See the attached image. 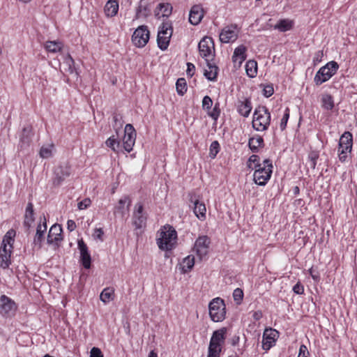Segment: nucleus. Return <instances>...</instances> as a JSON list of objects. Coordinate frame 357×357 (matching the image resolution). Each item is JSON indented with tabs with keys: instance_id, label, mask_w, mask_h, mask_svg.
Returning <instances> with one entry per match:
<instances>
[{
	"instance_id": "72a5a7b5",
	"label": "nucleus",
	"mask_w": 357,
	"mask_h": 357,
	"mask_svg": "<svg viewBox=\"0 0 357 357\" xmlns=\"http://www.w3.org/2000/svg\"><path fill=\"white\" fill-rule=\"evenodd\" d=\"M195 264V257L192 255H188L183 260L182 270L183 273L190 271Z\"/></svg>"
},
{
	"instance_id": "3c124183",
	"label": "nucleus",
	"mask_w": 357,
	"mask_h": 357,
	"mask_svg": "<svg viewBox=\"0 0 357 357\" xmlns=\"http://www.w3.org/2000/svg\"><path fill=\"white\" fill-rule=\"evenodd\" d=\"M220 109L219 108V105L215 104L212 111L208 110V114L215 121L217 120L220 116Z\"/></svg>"
},
{
	"instance_id": "49530a36",
	"label": "nucleus",
	"mask_w": 357,
	"mask_h": 357,
	"mask_svg": "<svg viewBox=\"0 0 357 357\" xmlns=\"http://www.w3.org/2000/svg\"><path fill=\"white\" fill-rule=\"evenodd\" d=\"M233 298L237 305L241 303L243 298V291L240 288H236L233 292Z\"/></svg>"
},
{
	"instance_id": "69168bd1",
	"label": "nucleus",
	"mask_w": 357,
	"mask_h": 357,
	"mask_svg": "<svg viewBox=\"0 0 357 357\" xmlns=\"http://www.w3.org/2000/svg\"><path fill=\"white\" fill-rule=\"evenodd\" d=\"M338 153L339 160L341 162H344L347 158V153H344V151L340 150H338Z\"/></svg>"
},
{
	"instance_id": "4d7b16f0",
	"label": "nucleus",
	"mask_w": 357,
	"mask_h": 357,
	"mask_svg": "<svg viewBox=\"0 0 357 357\" xmlns=\"http://www.w3.org/2000/svg\"><path fill=\"white\" fill-rule=\"evenodd\" d=\"M90 357H103L102 351L97 347H93L91 350Z\"/></svg>"
},
{
	"instance_id": "e433bc0d",
	"label": "nucleus",
	"mask_w": 357,
	"mask_h": 357,
	"mask_svg": "<svg viewBox=\"0 0 357 357\" xmlns=\"http://www.w3.org/2000/svg\"><path fill=\"white\" fill-rule=\"evenodd\" d=\"M15 236V231L13 229L9 230L5 235L1 245H3V243L7 245L8 248L13 246V243H14V237Z\"/></svg>"
},
{
	"instance_id": "774afa93",
	"label": "nucleus",
	"mask_w": 357,
	"mask_h": 357,
	"mask_svg": "<svg viewBox=\"0 0 357 357\" xmlns=\"http://www.w3.org/2000/svg\"><path fill=\"white\" fill-rule=\"evenodd\" d=\"M239 342V337L237 336V335H234L231 339V344L232 346H236Z\"/></svg>"
},
{
	"instance_id": "58836bf2",
	"label": "nucleus",
	"mask_w": 357,
	"mask_h": 357,
	"mask_svg": "<svg viewBox=\"0 0 357 357\" xmlns=\"http://www.w3.org/2000/svg\"><path fill=\"white\" fill-rule=\"evenodd\" d=\"M176 91L179 95L183 96L187 91V84L184 78H179L176 83Z\"/></svg>"
},
{
	"instance_id": "7ed1b4c3",
	"label": "nucleus",
	"mask_w": 357,
	"mask_h": 357,
	"mask_svg": "<svg viewBox=\"0 0 357 357\" xmlns=\"http://www.w3.org/2000/svg\"><path fill=\"white\" fill-rule=\"evenodd\" d=\"M254 181L259 185H265L270 179L273 172L272 162L269 159L264 160L263 165L254 166Z\"/></svg>"
},
{
	"instance_id": "4468645a",
	"label": "nucleus",
	"mask_w": 357,
	"mask_h": 357,
	"mask_svg": "<svg viewBox=\"0 0 357 357\" xmlns=\"http://www.w3.org/2000/svg\"><path fill=\"white\" fill-rule=\"evenodd\" d=\"M238 38V30L236 24L226 26L222 29L220 33V40L222 43H227L235 41Z\"/></svg>"
},
{
	"instance_id": "13d9d810",
	"label": "nucleus",
	"mask_w": 357,
	"mask_h": 357,
	"mask_svg": "<svg viewBox=\"0 0 357 357\" xmlns=\"http://www.w3.org/2000/svg\"><path fill=\"white\" fill-rule=\"evenodd\" d=\"M293 291L296 294H303L304 292L303 286L299 283H297L294 286Z\"/></svg>"
},
{
	"instance_id": "e2e57ef3",
	"label": "nucleus",
	"mask_w": 357,
	"mask_h": 357,
	"mask_svg": "<svg viewBox=\"0 0 357 357\" xmlns=\"http://www.w3.org/2000/svg\"><path fill=\"white\" fill-rule=\"evenodd\" d=\"M104 234L103 230L101 228H97L95 229V236L97 238L102 241V235Z\"/></svg>"
},
{
	"instance_id": "0e129e2a",
	"label": "nucleus",
	"mask_w": 357,
	"mask_h": 357,
	"mask_svg": "<svg viewBox=\"0 0 357 357\" xmlns=\"http://www.w3.org/2000/svg\"><path fill=\"white\" fill-rule=\"evenodd\" d=\"M67 227H68V229L70 231H73V230H75V228H76V224H75V222L73 220H68V222H67Z\"/></svg>"
},
{
	"instance_id": "dca6fc26",
	"label": "nucleus",
	"mask_w": 357,
	"mask_h": 357,
	"mask_svg": "<svg viewBox=\"0 0 357 357\" xmlns=\"http://www.w3.org/2000/svg\"><path fill=\"white\" fill-rule=\"evenodd\" d=\"M278 337V332L273 328L265 329L263 334L262 348L268 351L274 344Z\"/></svg>"
},
{
	"instance_id": "423d86ee",
	"label": "nucleus",
	"mask_w": 357,
	"mask_h": 357,
	"mask_svg": "<svg viewBox=\"0 0 357 357\" xmlns=\"http://www.w3.org/2000/svg\"><path fill=\"white\" fill-rule=\"evenodd\" d=\"M172 33V22L169 21L163 22L159 27L157 43L158 47L161 50H165L167 49Z\"/></svg>"
},
{
	"instance_id": "8fccbe9b",
	"label": "nucleus",
	"mask_w": 357,
	"mask_h": 357,
	"mask_svg": "<svg viewBox=\"0 0 357 357\" xmlns=\"http://www.w3.org/2000/svg\"><path fill=\"white\" fill-rule=\"evenodd\" d=\"M213 105V100L212 99L208 96H206L204 97L202 100V108L205 110H210L211 107Z\"/></svg>"
},
{
	"instance_id": "f704fd0d",
	"label": "nucleus",
	"mask_w": 357,
	"mask_h": 357,
	"mask_svg": "<svg viewBox=\"0 0 357 357\" xmlns=\"http://www.w3.org/2000/svg\"><path fill=\"white\" fill-rule=\"evenodd\" d=\"M322 107L327 110H332L334 107L333 97L329 94H324L321 98Z\"/></svg>"
},
{
	"instance_id": "ea45409f",
	"label": "nucleus",
	"mask_w": 357,
	"mask_h": 357,
	"mask_svg": "<svg viewBox=\"0 0 357 357\" xmlns=\"http://www.w3.org/2000/svg\"><path fill=\"white\" fill-rule=\"evenodd\" d=\"M54 148L53 144L48 145L47 146H42L40 148L39 154L42 158H49L52 155V149Z\"/></svg>"
},
{
	"instance_id": "393cba45",
	"label": "nucleus",
	"mask_w": 357,
	"mask_h": 357,
	"mask_svg": "<svg viewBox=\"0 0 357 357\" xmlns=\"http://www.w3.org/2000/svg\"><path fill=\"white\" fill-rule=\"evenodd\" d=\"M252 103L250 99L246 98L244 101H239L237 105L238 112L244 117H248L252 110Z\"/></svg>"
},
{
	"instance_id": "052dcab7",
	"label": "nucleus",
	"mask_w": 357,
	"mask_h": 357,
	"mask_svg": "<svg viewBox=\"0 0 357 357\" xmlns=\"http://www.w3.org/2000/svg\"><path fill=\"white\" fill-rule=\"evenodd\" d=\"M187 70H186V73L188 75L192 77L194 74V71L195 70V66L191 63H187Z\"/></svg>"
},
{
	"instance_id": "f8f14e48",
	"label": "nucleus",
	"mask_w": 357,
	"mask_h": 357,
	"mask_svg": "<svg viewBox=\"0 0 357 357\" xmlns=\"http://www.w3.org/2000/svg\"><path fill=\"white\" fill-rule=\"evenodd\" d=\"M124 132L123 139V148L128 153H130L135 143L136 131L132 125L128 123L125 127Z\"/></svg>"
},
{
	"instance_id": "b1692460",
	"label": "nucleus",
	"mask_w": 357,
	"mask_h": 357,
	"mask_svg": "<svg viewBox=\"0 0 357 357\" xmlns=\"http://www.w3.org/2000/svg\"><path fill=\"white\" fill-rule=\"evenodd\" d=\"M118 0H108L104 7V12L107 17H112L116 15L119 10Z\"/></svg>"
},
{
	"instance_id": "6ab92c4d",
	"label": "nucleus",
	"mask_w": 357,
	"mask_h": 357,
	"mask_svg": "<svg viewBox=\"0 0 357 357\" xmlns=\"http://www.w3.org/2000/svg\"><path fill=\"white\" fill-rule=\"evenodd\" d=\"M78 248L80 251V261L85 268H89L91 263V255L88 248L82 239L78 241Z\"/></svg>"
},
{
	"instance_id": "0eeeda50",
	"label": "nucleus",
	"mask_w": 357,
	"mask_h": 357,
	"mask_svg": "<svg viewBox=\"0 0 357 357\" xmlns=\"http://www.w3.org/2000/svg\"><path fill=\"white\" fill-rule=\"evenodd\" d=\"M339 66L337 62L332 61L328 62L326 66L321 67L314 77V82L317 85L328 81L338 70Z\"/></svg>"
},
{
	"instance_id": "4be33fe9",
	"label": "nucleus",
	"mask_w": 357,
	"mask_h": 357,
	"mask_svg": "<svg viewBox=\"0 0 357 357\" xmlns=\"http://www.w3.org/2000/svg\"><path fill=\"white\" fill-rule=\"evenodd\" d=\"M32 136L33 133L31 126H28L22 129L20 140V146L21 149H24L26 147L29 146V144L31 142Z\"/></svg>"
},
{
	"instance_id": "864d4df0",
	"label": "nucleus",
	"mask_w": 357,
	"mask_h": 357,
	"mask_svg": "<svg viewBox=\"0 0 357 357\" xmlns=\"http://www.w3.org/2000/svg\"><path fill=\"white\" fill-rule=\"evenodd\" d=\"M274 89L272 85H266L263 89V94L266 98L271 96L273 94Z\"/></svg>"
},
{
	"instance_id": "a19ab883",
	"label": "nucleus",
	"mask_w": 357,
	"mask_h": 357,
	"mask_svg": "<svg viewBox=\"0 0 357 357\" xmlns=\"http://www.w3.org/2000/svg\"><path fill=\"white\" fill-rule=\"evenodd\" d=\"M319 157L318 151H312L308 154L309 165L312 169H314L317 165V161Z\"/></svg>"
},
{
	"instance_id": "9d476101",
	"label": "nucleus",
	"mask_w": 357,
	"mask_h": 357,
	"mask_svg": "<svg viewBox=\"0 0 357 357\" xmlns=\"http://www.w3.org/2000/svg\"><path fill=\"white\" fill-rule=\"evenodd\" d=\"M198 49L200 56L208 62L210 57L214 56L215 47L213 38L204 36L198 44Z\"/></svg>"
},
{
	"instance_id": "c85d7f7f",
	"label": "nucleus",
	"mask_w": 357,
	"mask_h": 357,
	"mask_svg": "<svg viewBox=\"0 0 357 357\" xmlns=\"http://www.w3.org/2000/svg\"><path fill=\"white\" fill-rule=\"evenodd\" d=\"M206 63L208 69L204 70V76L210 81H215L217 77L218 68L215 65L209 63V61Z\"/></svg>"
},
{
	"instance_id": "680f3d73",
	"label": "nucleus",
	"mask_w": 357,
	"mask_h": 357,
	"mask_svg": "<svg viewBox=\"0 0 357 357\" xmlns=\"http://www.w3.org/2000/svg\"><path fill=\"white\" fill-rule=\"evenodd\" d=\"M127 201L128 202V206H130L131 201L129 199L128 197H125L124 198L121 199L119 201V208H122Z\"/></svg>"
},
{
	"instance_id": "aec40b11",
	"label": "nucleus",
	"mask_w": 357,
	"mask_h": 357,
	"mask_svg": "<svg viewBox=\"0 0 357 357\" xmlns=\"http://www.w3.org/2000/svg\"><path fill=\"white\" fill-rule=\"evenodd\" d=\"M62 228L59 225L55 224L52 225L47 235V243L48 244H57L58 242L62 241Z\"/></svg>"
},
{
	"instance_id": "c9c22d12",
	"label": "nucleus",
	"mask_w": 357,
	"mask_h": 357,
	"mask_svg": "<svg viewBox=\"0 0 357 357\" xmlns=\"http://www.w3.org/2000/svg\"><path fill=\"white\" fill-rule=\"evenodd\" d=\"M45 47L48 52L56 53L61 50L62 45L61 43L56 41H47Z\"/></svg>"
},
{
	"instance_id": "6e6552de",
	"label": "nucleus",
	"mask_w": 357,
	"mask_h": 357,
	"mask_svg": "<svg viewBox=\"0 0 357 357\" xmlns=\"http://www.w3.org/2000/svg\"><path fill=\"white\" fill-rule=\"evenodd\" d=\"M190 207H192L196 217L200 220L206 219V208L204 203L199 200V196L194 192L188 194Z\"/></svg>"
},
{
	"instance_id": "a211bd4d",
	"label": "nucleus",
	"mask_w": 357,
	"mask_h": 357,
	"mask_svg": "<svg viewBox=\"0 0 357 357\" xmlns=\"http://www.w3.org/2000/svg\"><path fill=\"white\" fill-rule=\"evenodd\" d=\"M133 224L137 229L142 228L146 223V216L144 213V207L141 203H137L135 205V211L133 214Z\"/></svg>"
},
{
	"instance_id": "ddd939ff",
	"label": "nucleus",
	"mask_w": 357,
	"mask_h": 357,
	"mask_svg": "<svg viewBox=\"0 0 357 357\" xmlns=\"http://www.w3.org/2000/svg\"><path fill=\"white\" fill-rule=\"evenodd\" d=\"M70 175V167L68 165H59L54 169L52 184L54 187L61 185L63 181Z\"/></svg>"
},
{
	"instance_id": "20e7f679",
	"label": "nucleus",
	"mask_w": 357,
	"mask_h": 357,
	"mask_svg": "<svg viewBox=\"0 0 357 357\" xmlns=\"http://www.w3.org/2000/svg\"><path fill=\"white\" fill-rule=\"evenodd\" d=\"M165 229L166 231H161L157 243L160 250H171L176 243L177 234L172 227L169 226L167 229L166 227Z\"/></svg>"
},
{
	"instance_id": "a878e982",
	"label": "nucleus",
	"mask_w": 357,
	"mask_h": 357,
	"mask_svg": "<svg viewBox=\"0 0 357 357\" xmlns=\"http://www.w3.org/2000/svg\"><path fill=\"white\" fill-rule=\"evenodd\" d=\"M172 6L169 3H160L155 10V15L158 18L160 17H168L171 15Z\"/></svg>"
},
{
	"instance_id": "c03bdc74",
	"label": "nucleus",
	"mask_w": 357,
	"mask_h": 357,
	"mask_svg": "<svg viewBox=\"0 0 357 357\" xmlns=\"http://www.w3.org/2000/svg\"><path fill=\"white\" fill-rule=\"evenodd\" d=\"M34 213L25 212L24 214V226L29 229L31 227L32 222L34 221Z\"/></svg>"
},
{
	"instance_id": "338daca9",
	"label": "nucleus",
	"mask_w": 357,
	"mask_h": 357,
	"mask_svg": "<svg viewBox=\"0 0 357 357\" xmlns=\"http://www.w3.org/2000/svg\"><path fill=\"white\" fill-rule=\"evenodd\" d=\"M263 314L261 311L258 310L253 313V319L256 321L259 320L262 317Z\"/></svg>"
},
{
	"instance_id": "f03ea898",
	"label": "nucleus",
	"mask_w": 357,
	"mask_h": 357,
	"mask_svg": "<svg viewBox=\"0 0 357 357\" xmlns=\"http://www.w3.org/2000/svg\"><path fill=\"white\" fill-rule=\"evenodd\" d=\"M227 328L222 327L213 331L210 340L207 357H220L222 347L226 339Z\"/></svg>"
},
{
	"instance_id": "f3484780",
	"label": "nucleus",
	"mask_w": 357,
	"mask_h": 357,
	"mask_svg": "<svg viewBox=\"0 0 357 357\" xmlns=\"http://www.w3.org/2000/svg\"><path fill=\"white\" fill-rule=\"evenodd\" d=\"M13 246L7 247V245L3 243L0 248V267L6 269L8 268L11 264L10 256L12 253Z\"/></svg>"
},
{
	"instance_id": "5fc2aeb1",
	"label": "nucleus",
	"mask_w": 357,
	"mask_h": 357,
	"mask_svg": "<svg viewBox=\"0 0 357 357\" xmlns=\"http://www.w3.org/2000/svg\"><path fill=\"white\" fill-rule=\"evenodd\" d=\"M91 199L89 198L84 199V200L79 202L77 204L78 208L79 210H83L86 208L91 204Z\"/></svg>"
},
{
	"instance_id": "cd10ccee",
	"label": "nucleus",
	"mask_w": 357,
	"mask_h": 357,
	"mask_svg": "<svg viewBox=\"0 0 357 357\" xmlns=\"http://www.w3.org/2000/svg\"><path fill=\"white\" fill-rule=\"evenodd\" d=\"M246 47L241 45L237 47L234 52V54L232 56V59L234 62H236L238 61L239 63H242L246 59Z\"/></svg>"
},
{
	"instance_id": "7c9ffc66",
	"label": "nucleus",
	"mask_w": 357,
	"mask_h": 357,
	"mask_svg": "<svg viewBox=\"0 0 357 357\" xmlns=\"http://www.w3.org/2000/svg\"><path fill=\"white\" fill-rule=\"evenodd\" d=\"M150 10L149 6L144 3V0H140L136 10L135 18L138 19L141 16L146 17L149 15Z\"/></svg>"
},
{
	"instance_id": "09e8293b",
	"label": "nucleus",
	"mask_w": 357,
	"mask_h": 357,
	"mask_svg": "<svg viewBox=\"0 0 357 357\" xmlns=\"http://www.w3.org/2000/svg\"><path fill=\"white\" fill-rule=\"evenodd\" d=\"M289 118V109L288 107H287L284 111L283 117L281 119V122H280V129L282 130H284L286 128Z\"/></svg>"
},
{
	"instance_id": "a18cd8bd",
	"label": "nucleus",
	"mask_w": 357,
	"mask_h": 357,
	"mask_svg": "<svg viewBox=\"0 0 357 357\" xmlns=\"http://www.w3.org/2000/svg\"><path fill=\"white\" fill-rule=\"evenodd\" d=\"M220 151V144L218 141H213L210 146L209 155L211 158H215Z\"/></svg>"
},
{
	"instance_id": "79ce46f5",
	"label": "nucleus",
	"mask_w": 357,
	"mask_h": 357,
	"mask_svg": "<svg viewBox=\"0 0 357 357\" xmlns=\"http://www.w3.org/2000/svg\"><path fill=\"white\" fill-rule=\"evenodd\" d=\"M105 144L107 146L112 149V150L114 152L117 151V148H119L120 146V142L115 138L114 135L109 137L105 142Z\"/></svg>"
},
{
	"instance_id": "1a4fd4ad",
	"label": "nucleus",
	"mask_w": 357,
	"mask_h": 357,
	"mask_svg": "<svg viewBox=\"0 0 357 357\" xmlns=\"http://www.w3.org/2000/svg\"><path fill=\"white\" fill-rule=\"evenodd\" d=\"M17 305L13 300L6 295L0 297V314L5 318H11L15 316Z\"/></svg>"
},
{
	"instance_id": "9b49d317",
	"label": "nucleus",
	"mask_w": 357,
	"mask_h": 357,
	"mask_svg": "<svg viewBox=\"0 0 357 357\" xmlns=\"http://www.w3.org/2000/svg\"><path fill=\"white\" fill-rule=\"evenodd\" d=\"M150 33L145 25L139 26L135 29L132 36V41L136 47H144L149 40Z\"/></svg>"
},
{
	"instance_id": "6e6d98bb",
	"label": "nucleus",
	"mask_w": 357,
	"mask_h": 357,
	"mask_svg": "<svg viewBox=\"0 0 357 357\" xmlns=\"http://www.w3.org/2000/svg\"><path fill=\"white\" fill-rule=\"evenodd\" d=\"M308 354H309V352H308L307 347L305 345H304V344H302L300 347L299 353H298V357H308L307 356Z\"/></svg>"
},
{
	"instance_id": "473e14b6",
	"label": "nucleus",
	"mask_w": 357,
	"mask_h": 357,
	"mask_svg": "<svg viewBox=\"0 0 357 357\" xmlns=\"http://www.w3.org/2000/svg\"><path fill=\"white\" fill-rule=\"evenodd\" d=\"M245 70L250 77H255L257 73V63L254 60H249L245 64Z\"/></svg>"
},
{
	"instance_id": "2eb2a0df",
	"label": "nucleus",
	"mask_w": 357,
	"mask_h": 357,
	"mask_svg": "<svg viewBox=\"0 0 357 357\" xmlns=\"http://www.w3.org/2000/svg\"><path fill=\"white\" fill-rule=\"evenodd\" d=\"M210 243L211 240L207 236H201L196 240L194 248L200 259L208 254Z\"/></svg>"
},
{
	"instance_id": "2f4dec72",
	"label": "nucleus",
	"mask_w": 357,
	"mask_h": 357,
	"mask_svg": "<svg viewBox=\"0 0 357 357\" xmlns=\"http://www.w3.org/2000/svg\"><path fill=\"white\" fill-rule=\"evenodd\" d=\"M353 145V136L352 134L349 132H344L340 137L339 141V146H346L347 147H352Z\"/></svg>"
},
{
	"instance_id": "4c0bfd02",
	"label": "nucleus",
	"mask_w": 357,
	"mask_h": 357,
	"mask_svg": "<svg viewBox=\"0 0 357 357\" xmlns=\"http://www.w3.org/2000/svg\"><path fill=\"white\" fill-rule=\"evenodd\" d=\"M292 24L288 20H282L278 22L275 26V29H278L280 31H286L291 29Z\"/></svg>"
},
{
	"instance_id": "412c9836",
	"label": "nucleus",
	"mask_w": 357,
	"mask_h": 357,
	"mask_svg": "<svg viewBox=\"0 0 357 357\" xmlns=\"http://www.w3.org/2000/svg\"><path fill=\"white\" fill-rule=\"evenodd\" d=\"M204 17V10L200 5H195L192 7L190 15L189 22L193 24H198Z\"/></svg>"
},
{
	"instance_id": "603ef678",
	"label": "nucleus",
	"mask_w": 357,
	"mask_h": 357,
	"mask_svg": "<svg viewBox=\"0 0 357 357\" xmlns=\"http://www.w3.org/2000/svg\"><path fill=\"white\" fill-rule=\"evenodd\" d=\"M65 63L68 66L69 73H73L74 72V70H75V61L70 54H68V56L65 59Z\"/></svg>"
},
{
	"instance_id": "bb28decb",
	"label": "nucleus",
	"mask_w": 357,
	"mask_h": 357,
	"mask_svg": "<svg viewBox=\"0 0 357 357\" xmlns=\"http://www.w3.org/2000/svg\"><path fill=\"white\" fill-rule=\"evenodd\" d=\"M248 146L252 152H258L259 147L264 146L263 137L258 135L250 137L248 140Z\"/></svg>"
},
{
	"instance_id": "5701e85b",
	"label": "nucleus",
	"mask_w": 357,
	"mask_h": 357,
	"mask_svg": "<svg viewBox=\"0 0 357 357\" xmlns=\"http://www.w3.org/2000/svg\"><path fill=\"white\" fill-rule=\"evenodd\" d=\"M47 230V224H46V219L44 217V222L43 224L39 223L37 229H36V234L35 235L34 239H33V243L36 246H38L39 248H41V243L45 238V233Z\"/></svg>"
},
{
	"instance_id": "37998d69",
	"label": "nucleus",
	"mask_w": 357,
	"mask_h": 357,
	"mask_svg": "<svg viewBox=\"0 0 357 357\" xmlns=\"http://www.w3.org/2000/svg\"><path fill=\"white\" fill-rule=\"evenodd\" d=\"M113 121H114V125L113 127L114 129L117 131L118 130H120L123 125V120L121 115L118 114H114L113 115Z\"/></svg>"
},
{
	"instance_id": "39448f33",
	"label": "nucleus",
	"mask_w": 357,
	"mask_h": 357,
	"mask_svg": "<svg viewBox=\"0 0 357 357\" xmlns=\"http://www.w3.org/2000/svg\"><path fill=\"white\" fill-rule=\"evenodd\" d=\"M209 314L215 322L222 321L225 318L226 307L224 301L220 298H213L208 305Z\"/></svg>"
},
{
	"instance_id": "f257e3e1",
	"label": "nucleus",
	"mask_w": 357,
	"mask_h": 357,
	"mask_svg": "<svg viewBox=\"0 0 357 357\" xmlns=\"http://www.w3.org/2000/svg\"><path fill=\"white\" fill-rule=\"evenodd\" d=\"M271 116L268 108L264 105H259L255 108L252 126L257 132H264L268 130L271 123Z\"/></svg>"
},
{
	"instance_id": "bf43d9fd",
	"label": "nucleus",
	"mask_w": 357,
	"mask_h": 357,
	"mask_svg": "<svg viewBox=\"0 0 357 357\" xmlns=\"http://www.w3.org/2000/svg\"><path fill=\"white\" fill-rule=\"evenodd\" d=\"M323 56H324L323 52L322 51H318L314 54V56L313 58V62L314 63L320 62L321 61V59H322Z\"/></svg>"
},
{
	"instance_id": "de8ad7c7",
	"label": "nucleus",
	"mask_w": 357,
	"mask_h": 357,
	"mask_svg": "<svg viewBox=\"0 0 357 357\" xmlns=\"http://www.w3.org/2000/svg\"><path fill=\"white\" fill-rule=\"evenodd\" d=\"M254 164L255 166V165H262L261 164L259 163V155H252L248 160V162H247V165H248V167L249 169H254V167L252 166V164Z\"/></svg>"
},
{
	"instance_id": "c756f323",
	"label": "nucleus",
	"mask_w": 357,
	"mask_h": 357,
	"mask_svg": "<svg viewBox=\"0 0 357 357\" xmlns=\"http://www.w3.org/2000/svg\"><path fill=\"white\" fill-rule=\"evenodd\" d=\"M114 298V290L113 288H105L100 295V299L104 303H108Z\"/></svg>"
}]
</instances>
